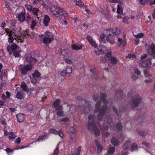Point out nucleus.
Segmentation results:
<instances>
[{"instance_id": "f257e3e1", "label": "nucleus", "mask_w": 155, "mask_h": 155, "mask_svg": "<svg viewBox=\"0 0 155 155\" xmlns=\"http://www.w3.org/2000/svg\"><path fill=\"white\" fill-rule=\"evenodd\" d=\"M120 32L119 29L116 28L104 30L103 31V34L100 35V41L101 44H104L106 43L105 37L106 36V39L107 41L111 44H113L114 42V36L118 35L119 34Z\"/></svg>"}, {"instance_id": "f03ea898", "label": "nucleus", "mask_w": 155, "mask_h": 155, "mask_svg": "<svg viewBox=\"0 0 155 155\" xmlns=\"http://www.w3.org/2000/svg\"><path fill=\"white\" fill-rule=\"evenodd\" d=\"M51 10L53 15L57 17L64 18L68 15V14L63 8L58 7L56 6H52L51 8Z\"/></svg>"}, {"instance_id": "7ed1b4c3", "label": "nucleus", "mask_w": 155, "mask_h": 155, "mask_svg": "<svg viewBox=\"0 0 155 155\" xmlns=\"http://www.w3.org/2000/svg\"><path fill=\"white\" fill-rule=\"evenodd\" d=\"M142 99L140 95L136 94L135 96L131 98L132 103L131 106L132 108H134L139 106Z\"/></svg>"}, {"instance_id": "20e7f679", "label": "nucleus", "mask_w": 155, "mask_h": 155, "mask_svg": "<svg viewBox=\"0 0 155 155\" xmlns=\"http://www.w3.org/2000/svg\"><path fill=\"white\" fill-rule=\"evenodd\" d=\"M33 67V65L31 64H21L20 66L19 70L23 75H25L27 74L28 72L32 70Z\"/></svg>"}, {"instance_id": "39448f33", "label": "nucleus", "mask_w": 155, "mask_h": 155, "mask_svg": "<svg viewBox=\"0 0 155 155\" xmlns=\"http://www.w3.org/2000/svg\"><path fill=\"white\" fill-rule=\"evenodd\" d=\"M101 104V101H98L95 105L96 108L94 110V113H98L99 110H101L103 108H105V109H107V105H104L102 106L101 107H100Z\"/></svg>"}, {"instance_id": "423d86ee", "label": "nucleus", "mask_w": 155, "mask_h": 155, "mask_svg": "<svg viewBox=\"0 0 155 155\" xmlns=\"http://www.w3.org/2000/svg\"><path fill=\"white\" fill-rule=\"evenodd\" d=\"M61 101L59 99H57L54 101L52 104V107L54 108L56 110H59L63 108V106L60 105Z\"/></svg>"}, {"instance_id": "0eeeda50", "label": "nucleus", "mask_w": 155, "mask_h": 155, "mask_svg": "<svg viewBox=\"0 0 155 155\" xmlns=\"http://www.w3.org/2000/svg\"><path fill=\"white\" fill-rule=\"evenodd\" d=\"M26 61L27 62H30L33 61L36 62H38V60L37 58L35 57V56L26 54L24 56Z\"/></svg>"}, {"instance_id": "6e6552de", "label": "nucleus", "mask_w": 155, "mask_h": 155, "mask_svg": "<svg viewBox=\"0 0 155 155\" xmlns=\"http://www.w3.org/2000/svg\"><path fill=\"white\" fill-rule=\"evenodd\" d=\"M72 71V69L71 67L67 66L65 67L63 70L61 71L60 74L62 76H64L67 74L71 73Z\"/></svg>"}, {"instance_id": "1a4fd4ad", "label": "nucleus", "mask_w": 155, "mask_h": 155, "mask_svg": "<svg viewBox=\"0 0 155 155\" xmlns=\"http://www.w3.org/2000/svg\"><path fill=\"white\" fill-rule=\"evenodd\" d=\"M18 48V45L15 43H12L11 46L8 45L7 48V50L10 55H11L12 52L16 50Z\"/></svg>"}, {"instance_id": "9d476101", "label": "nucleus", "mask_w": 155, "mask_h": 155, "mask_svg": "<svg viewBox=\"0 0 155 155\" xmlns=\"http://www.w3.org/2000/svg\"><path fill=\"white\" fill-rule=\"evenodd\" d=\"M107 48L105 46H101L100 45L99 47L95 50V52L97 55L104 53V51L107 50Z\"/></svg>"}, {"instance_id": "9b49d317", "label": "nucleus", "mask_w": 155, "mask_h": 155, "mask_svg": "<svg viewBox=\"0 0 155 155\" xmlns=\"http://www.w3.org/2000/svg\"><path fill=\"white\" fill-rule=\"evenodd\" d=\"M107 110L105 109V108H103L102 110L99 111V113L97 117L98 120L100 121L102 120L104 115L106 112Z\"/></svg>"}, {"instance_id": "f8f14e48", "label": "nucleus", "mask_w": 155, "mask_h": 155, "mask_svg": "<svg viewBox=\"0 0 155 155\" xmlns=\"http://www.w3.org/2000/svg\"><path fill=\"white\" fill-rule=\"evenodd\" d=\"M151 65V61L150 59H147L146 60L143 61L141 64L142 67L147 68L150 66Z\"/></svg>"}, {"instance_id": "ddd939ff", "label": "nucleus", "mask_w": 155, "mask_h": 155, "mask_svg": "<svg viewBox=\"0 0 155 155\" xmlns=\"http://www.w3.org/2000/svg\"><path fill=\"white\" fill-rule=\"evenodd\" d=\"M86 38L91 45L94 46L96 48V47H97V44L95 41L92 38V37L90 35H88L87 36Z\"/></svg>"}, {"instance_id": "4468645a", "label": "nucleus", "mask_w": 155, "mask_h": 155, "mask_svg": "<svg viewBox=\"0 0 155 155\" xmlns=\"http://www.w3.org/2000/svg\"><path fill=\"white\" fill-rule=\"evenodd\" d=\"M17 18L18 20L21 22L24 21L25 19V11L22 10V12L18 14Z\"/></svg>"}, {"instance_id": "2eb2a0df", "label": "nucleus", "mask_w": 155, "mask_h": 155, "mask_svg": "<svg viewBox=\"0 0 155 155\" xmlns=\"http://www.w3.org/2000/svg\"><path fill=\"white\" fill-rule=\"evenodd\" d=\"M94 142L97 147V152L98 153H100L103 148V147L101 145L100 142L97 139H95L94 140Z\"/></svg>"}, {"instance_id": "dca6fc26", "label": "nucleus", "mask_w": 155, "mask_h": 155, "mask_svg": "<svg viewBox=\"0 0 155 155\" xmlns=\"http://www.w3.org/2000/svg\"><path fill=\"white\" fill-rule=\"evenodd\" d=\"M84 47V45L83 44H78V45L76 44H74L72 45L71 48L73 50L78 51L81 50Z\"/></svg>"}, {"instance_id": "f3484780", "label": "nucleus", "mask_w": 155, "mask_h": 155, "mask_svg": "<svg viewBox=\"0 0 155 155\" xmlns=\"http://www.w3.org/2000/svg\"><path fill=\"white\" fill-rule=\"evenodd\" d=\"M48 137V134L46 133H45L44 135H41L39 136L38 138L37 139L36 141H40L43 140H46Z\"/></svg>"}, {"instance_id": "a211bd4d", "label": "nucleus", "mask_w": 155, "mask_h": 155, "mask_svg": "<svg viewBox=\"0 0 155 155\" xmlns=\"http://www.w3.org/2000/svg\"><path fill=\"white\" fill-rule=\"evenodd\" d=\"M123 92L120 89L116 91V94L114 96V97H117L120 99L123 97Z\"/></svg>"}, {"instance_id": "6ab92c4d", "label": "nucleus", "mask_w": 155, "mask_h": 155, "mask_svg": "<svg viewBox=\"0 0 155 155\" xmlns=\"http://www.w3.org/2000/svg\"><path fill=\"white\" fill-rule=\"evenodd\" d=\"M18 121L21 123L24 120V115L22 114H19L16 115Z\"/></svg>"}, {"instance_id": "aec40b11", "label": "nucleus", "mask_w": 155, "mask_h": 155, "mask_svg": "<svg viewBox=\"0 0 155 155\" xmlns=\"http://www.w3.org/2000/svg\"><path fill=\"white\" fill-rule=\"evenodd\" d=\"M131 143L130 140H128L125 141V143L123 145L122 148L124 150H126L129 148L130 147V144Z\"/></svg>"}, {"instance_id": "412c9836", "label": "nucleus", "mask_w": 155, "mask_h": 155, "mask_svg": "<svg viewBox=\"0 0 155 155\" xmlns=\"http://www.w3.org/2000/svg\"><path fill=\"white\" fill-rule=\"evenodd\" d=\"M96 127L94 122H88V128L89 130H93Z\"/></svg>"}, {"instance_id": "4be33fe9", "label": "nucleus", "mask_w": 155, "mask_h": 155, "mask_svg": "<svg viewBox=\"0 0 155 155\" xmlns=\"http://www.w3.org/2000/svg\"><path fill=\"white\" fill-rule=\"evenodd\" d=\"M24 93L23 91H18L16 94V97L18 99L21 100L24 98Z\"/></svg>"}, {"instance_id": "5701e85b", "label": "nucleus", "mask_w": 155, "mask_h": 155, "mask_svg": "<svg viewBox=\"0 0 155 155\" xmlns=\"http://www.w3.org/2000/svg\"><path fill=\"white\" fill-rule=\"evenodd\" d=\"M115 151V147H110L107 150L106 155H112Z\"/></svg>"}, {"instance_id": "b1692460", "label": "nucleus", "mask_w": 155, "mask_h": 155, "mask_svg": "<svg viewBox=\"0 0 155 155\" xmlns=\"http://www.w3.org/2000/svg\"><path fill=\"white\" fill-rule=\"evenodd\" d=\"M50 21V18L48 15H45L43 20V22L45 26H47Z\"/></svg>"}, {"instance_id": "393cba45", "label": "nucleus", "mask_w": 155, "mask_h": 155, "mask_svg": "<svg viewBox=\"0 0 155 155\" xmlns=\"http://www.w3.org/2000/svg\"><path fill=\"white\" fill-rule=\"evenodd\" d=\"M111 143L114 146H117L119 144L118 140L115 138L112 137L111 139Z\"/></svg>"}, {"instance_id": "a878e982", "label": "nucleus", "mask_w": 155, "mask_h": 155, "mask_svg": "<svg viewBox=\"0 0 155 155\" xmlns=\"http://www.w3.org/2000/svg\"><path fill=\"white\" fill-rule=\"evenodd\" d=\"M150 48L151 50L152 55L155 57V45L153 43L151 44Z\"/></svg>"}, {"instance_id": "bb28decb", "label": "nucleus", "mask_w": 155, "mask_h": 155, "mask_svg": "<svg viewBox=\"0 0 155 155\" xmlns=\"http://www.w3.org/2000/svg\"><path fill=\"white\" fill-rule=\"evenodd\" d=\"M137 133L140 135L141 136H146L148 133L147 130H140L139 129H137Z\"/></svg>"}, {"instance_id": "cd10ccee", "label": "nucleus", "mask_w": 155, "mask_h": 155, "mask_svg": "<svg viewBox=\"0 0 155 155\" xmlns=\"http://www.w3.org/2000/svg\"><path fill=\"white\" fill-rule=\"evenodd\" d=\"M117 13L119 15H122L123 12V9L122 6L118 5H117Z\"/></svg>"}, {"instance_id": "c85d7f7f", "label": "nucleus", "mask_w": 155, "mask_h": 155, "mask_svg": "<svg viewBox=\"0 0 155 155\" xmlns=\"http://www.w3.org/2000/svg\"><path fill=\"white\" fill-rule=\"evenodd\" d=\"M31 12L34 14L35 15H36V16L37 17V18L38 19L39 17H38V14L39 12V10L38 9L36 8H33Z\"/></svg>"}, {"instance_id": "c756f323", "label": "nucleus", "mask_w": 155, "mask_h": 155, "mask_svg": "<svg viewBox=\"0 0 155 155\" xmlns=\"http://www.w3.org/2000/svg\"><path fill=\"white\" fill-rule=\"evenodd\" d=\"M51 41V39L50 38L45 37L43 39V43L45 44H49Z\"/></svg>"}, {"instance_id": "7c9ffc66", "label": "nucleus", "mask_w": 155, "mask_h": 155, "mask_svg": "<svg viewBox=\"0 0 155 155\" xmlns=\"http://www.w3.org/2000/svg\"><path fill=\"white\" fill-rule=\"evenodd\" d=\"M63 109V108H62L61 109L59 110H57L56 114L57 116L60 117H62L64 116Z\"/></svg>"}, {"instance_id": "2f4dec72", "label": "nucleus", "mask_w": 155, "mask_h": 155, "mask_svg": "<svg viewBox=\"0 0 155 155\" xmlns=\"http://www.w3.org/2000/svg\"><path fill=\"white\" fill-rule=\"evenodd\" d=\"M21 51H19L18 50H16L12 52L13 53V55L15 57H21V54L20 53Z\"/></svg>"}, {"instance_id": "473e14b6", "label": "nucleus", "mask_w": 155, "mask_h": 155, "mask_svg": "<svg viewBox=\"0 0 155 155\" xmlns=\"http://www.w3.org/2000/svg\"><path fill=\"white\" fill-rule=\"evenodd\" d=\"M75 2V5L77 6L80 7H83L84 6V3L81 0H74Z\"/></svg>"}, {"instance_id": "72a5a7b5", "label": "nucleus", "mask_w": 155, "mask_h": 155, "mask_svg": "<svg viewBox=\"0 0 155 155\" xmlns=\"http://www.w3.org/2000/svg\"><path fill=\"white\" fill-rule=\"evenodd\" d=\"M8 74L7 71L6 70H3L1 73V76H0V79L2 80L3 77H7Z\"/></svg>"}, {"instance_id": "f704fd0d", "label": "nucleus", "mask_w": 155, "mask_h": 155, "mask_svg": "<svg viewBox=\"0 0 155 155\" xmlns=\"http://www.w3.org/2000/svg\"><path fill=\"white\" fill-rule=\"evenodd\" d=\"M138 149V146L136 143H133L131 147V149L132 151H133L135 150H137Z\"/></svg>"}, {"instance_id": "c9c22d12", "label": "nucleus", "mask_w": 155, "mask_h": 155, "mask_svg": "<svg viewBox=\"0 0 155 155\" xmlns=\"http://www.w3.org/2000/svg\"><path fill=\"white\" fill-rule=\"evenodd\" d=\"M21 88L24 91H26L27 89V86L25 82L24 81L21 82Z\"/></svg>"}, {"instance_id": "e433bc0d", "label": "nucleus", "mask_w": 155, "mask_h": 155, "mask_svg": "<svg viewBox=\"0 0 155 155\" xmlns=\"http://www.w3.org/2000/svg\"><path fill=\"white\" fill-rule=\"evenodd\" d=\"M116 127L118 131L121 130L123 128V126L120 122H118L116 125Z\"/></svg>"}, {"instance_id": "4c0bfd02", "label": "nucleus", "mask_w": 155, "mask_h": 155, "mask_svg": "<svg viewBox=\"0 0 155 155\" xmlns=\"http://www.w3.org/2000/svg\"><path fill=\"white\" fill-rule=\"evenodd\" d=\"M41 75L40 73L38 70H35L33 73L32 75L33 77L38 78Z\"/></svg>"}, {"instance_id": "58836bf2", "label": "nucleus", "mask_w": 155, "mask_h": 155, "mask_svg": "<svg viewBox=\"0 0 155 155\" xmlns=\"http://www.w3.org/2000/svg\"><path fill=\"white\" fill-rule=\"evenodd\" d=\"M58 121L59 122H68L69 121V119L67 117H65L64 118H61L60 119H59L58 120Z\"/></svg>"}, {"instance_id": "ea45409f", "label": "nucleus", "mask_w": 155, "mask_h": 155, "mask_svg": "<svg viewBox=\"0 0 155 155\" xmlns=\"http://www.w3.org/2000/svg\"><path fill=\"white\" fill-rule=\"evenodd\" d=\"M110 59L112 64H115L118 61V60L114 57H111Z\"/></svg>"}, {"instance_id": "a19ab883", "label": "nucleus", "mask_w": 155, "mask_h": 155, "mask_svg": "<svg viewBox=\"0 0 155 155\" xmlns=\"http://www.w3.org/2000/svg\"><path fill=\"white\" fill-rule=\"evenodd\" d=\"M105 121H106V122L109 124H110L112 122V120L111 119V117L108 116L106 117L105 118Z\"/></svg>"}, {"instance_id": "79ce46f5", "label": "nucleus", "mask_w": 155, "mask_h": 155, "mask_svg": "<svg viewBox=\"0 0 155 155\" xmlns=\"http://www.w3.org/2000/svg\"><path fill=\"white\" fill-rule=\"evenodd\" d=\"M94 131V134L96 135L99 136L100 134V131L97 127L94 128L93 130Z\"/></svg>"}, {"instance_id": "37998d69", "label": "nucleus", "mask_w": 155, "mask_h": 155, "mask_svg": "<svg viewBox=\"0 0 155 155\" xmlns=\"http://www.w3.org/2000/svg\"><path fill=\"white\" fill-rule=\"evenodd\" d=\"M144 35L143 33H138L137 35H135L134 36L136 38H140L143 37Z\"/></svg>"}, {"instance_id": "c03bdc74", "label": "nucleus", "mask_w": 155, "mask_h": 155, "mask_svg": "<svg viewBox=\"0 0 155 155\" xmlns=\"http://www.w3.org/2000/svg\"><path fill=\"white\" fill-rule=\"evenodd\" d=\"M5 150L9 155H12L13 152V150L9 148H7Z\"/></svg>"}, {"instance_id": "a18cd8bd", "label": "nucleus", "mask_w": 155, "mask_h": 155, "mask_svg": "<svg viewBox=\"0 0 155 155\" xmlns=\"http://www.w3.org/2000/svg\"><path fill=\"white\" fill-rule=\"evenodd\" d=\"M9 136V139L10 140L13 139L15 137V135L14 133L12 132H10Z\"/></svg>"}, {"instance_id": "49530a36", "label": "nucleus", "mask_w": 155, "mask_h": 155, "mask_svg": "<svg viewBox=\"0 0 155 155\" xmlns=\"http://www.w3.org/2000/svg\"><path fill=\"white\" fill-rule=\"evenodd\" d=\"M107 95L106 93H101L100 94V99L101 100L106 98Z\"/></svg>"}, {"instance_id": "de8ad7c7", "label": "nucleus", "mask_w": 155, "mask_h": 155, "mask_svg": "<svg viewBox=\"0 0 155 155\" xmlns=\"http://www.w3.org/2000/svg\"><path fill=\"white\" fill-rule=\"evenodd\" d=\"M37 23L35 20H32L31 25V28L32 30H33L35 28V26L36 25Z\"/></svg>"}, {"instance_id": "09e8293b", "label": "nucleus", "mask_w": 155, "mask_h": 155, "mask_svg": "<svg viewBox=\"0 0 155 155\" xmlns=\"http://www.w3.org/2000/svg\"><path fill=\"white\" fill-rule=\"evenodd\" d=\"M88 118L89 121H92V122H94V120L95 118V117L94 115H90L88 116Z\"/></svg>"}, {"instance_id": "8fccbe9b", "label": "nucleus", "mask_w": 155, "mask_h": 155, "mask_svg": "<svg viewBox=\"0 0 155 155\" xmlns=\"http://www.w3.org/2000/svg\"><path fill=\"white\" fill-rule=\"evenodd\" d=\"M76 131L75 128L74 127H71L70 128L69 132L70 133L74 134Z\"/></svg>"}, {"instance_id": "3c124183", "label": "nucleus", "mask_w": 155, "mask_h": 155, "mask_svg": "<svg viewBox=\"0 0 155 155\" xmlns=\"http://www.w3.org/2000/svg\"><path fill=\"white\" fill-rule=\"evenodd\" d=\"M127 58H135L136 56L134 54H129L127 56H126Z\"/></svg>"}, {"instance_id": "603ef678", "label": "nucleus", "mask_w": 155, "mask_h": 155, "mask_svg": "<svg viewBox=\"0 0 155 155\" xmlns=\"http://www.w3.org/2000/svg\"><path fill=\"white\" fill-rule=\"evenodd\" d=\"M134 73L137 75H139L140 74V71L138 69L135 68L134 69Z\"/></svg>"}, {"instance_id": "864d4df0", "label": "nucleus", "mask_w": 155, "mask_h": 155, "mask_svg": "<svg viewBox=\"0 0 155 155\" xmlns=\"http://www.w3.org/2000/svg\"><path fill=\"white\" fill-rule=\"evenodd\" d=\"M153 0H147L146 3L149 5H153Z\"/></svg>"}, {"instance_id": "5fc2aeb1", "label": "nucleus", "mask_w": 155, "mask_h": 155, "mask_svg": "<svg viewBox=\"0 0 155 155\" xmlns=\"http://www.w3.org/2000/svg\"><path fill=\"white\" fill-rule=\"evenodd\" d=\"M59 153L58 147L57 146L56 149L55 150L53 154L54 155H58Z\"/></svg>"}, {"instance_id": "6e6d98bb", "label": "nucleus", "mask_w": 155, "mask_h": 155, "mask_svg": "<svg viewBox=\"0 0 155 155\" xmlns=\"http://www.w3.org/2000/svg\"><path fill=\"white\" fill-rule=\"evenodd\" d=\"M50 132L55 134H58V131L54 129H51L50 130Z\"/></svg>"}, {"instance_id": "4d7b16f0", "label": "nucleus", "mask_w": 155, "mask_h": 155, "mask_svg": "<svg viewBox=\"0 0 155 155\" xmlns=\"http://www.w3.org/2000/svg\"><path fill=\"white\" fill-rule=\"evenodd\" d=\"M113 109L114 111L117 114L118 116H119V114L118 112V110L115 106H113Z\"/></svg>"}, {"instance_id": "13d9d810", "label": "nucleus", "mask_w": 155, "mask_h": 155, "mask_svg": "<svg viewBox=\"0 0 155 155\" xmlns=\"http://www.w3.org/2000/svg\"><path fill=\"white\" fill-rule=\"evenodd\" d=\"M93 99L94 101H96L98 99L99 96L98 94H96L94 95L93 97Z\"/></svg>"}, {"instance_id": "bf43d9fd", "label": "nucleus", "mask_w": 155, "mask_h": 155, "mask_svg": "<svg viewBox=\"0 0 155 155\" xmlns=\"http://www.w3.org/2000/svg\"><path fill=\"white\" fill-rule=\"evenodd\" d=\"M95 69L94 70L93 69L90 70L91 71L93 74V75L94 76V78H95V79H97V78L96 77H95Z\"/></svg>"}, {"instance_id": "052dcab7", "label": "nucleus", "mask_w": 155, "mask_h": 155, "mask_svg": "<svg viewBox=\"0 0 155 155\" xmlns=\"http://www.w3.org/2000/svg\"><path fill=\"white\" fill-rule=\"evenodd\" d=\"M14 38L12 36L9 37L8 38V41L9 42L12 43L13 42Z\"/></svg>"}, {"instance_id": "680f3d73", "label": "nucleus", "mask_w": 155, "mask_h": 155, "mask_svg": "<svg viewBox=\"0 0 155 155\" xmlns=\"http://www.w3.org/2000/svg\"><path fill=\"white\" fill-rule=\"evenodd\" d=\"M58 134L61 138H62L64 137V135L63 133L61 131H59L58 132Z\"/></svg>"}, {"instance_id": "e2e57ef3", "label": "nucleus", "mask_w": 155, "mask_h": 155, "mask_svg": "<svg viewBox=\"0 0 155 155\" xmlns=\"http://www.w3.org/2000/svg\"><path fill=\"white\" fill-rule=\"evenodd\" d=\"M147 0H139V2L140 4L142 5H144L146 3Z\"/></svg>"}, {"instance_id": "0e129e2a", "label": "nucleus", "mask_w": 155, "mask_h": 155, "mask_svg": "<svg viewBox=\"0 0 155 155\" xmlns=\"http://www.w3.org/2000/svg\"><path fill=\"white\" fill-rule=\"evenodd\" d=\"M6 24L5 22H3L1 24V28L2 29H5L6 27Z\"/></svg>"}, {"instance_id": "69168bd1", "label": "nucleus", "mask_w": 155, "mask_h": 155, "mask_svg": "<svg viewBox=\"0 0 155 155\" xmlns=\"http://www.w3.org/2000/svg\"><path fill=\"white\" fill-rule=\"evenodd\" d=\"M111 52H107V53L106 54V56L107 58L110 59L111 57Z\"/></svg>"}, {"instance_id": "338daca9", "label": "nucleus", "mask_w": 155, "mask_h": 155, "mask_svg": "<svg viewBox=\"0 0 155 155\" xmlns=\"http://www.w3.org/2000/svg\"><path fill=\"white\" fill-rule=\"evenodd\" d=\"M142 144L145 145L147 147H149V144L145 141H143L142 143Z\"/></svg>"}, {"instance_id": "774afa93", "label": "nucleus", "mask_w": 155, "mask_h": 155, "mask_svg": "<svg viewBox=\"0 0 155 155\" xmlns=\"http://www.w3.org/2000/svg\"><path fill=\"white\" fill-rule=\"evenodd\" d=\"M5 103V101H4L2 100H0V108L2 107L4 105V104Z\"/></svg>"}]
</instances>
